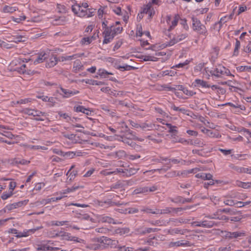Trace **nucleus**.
<instances>
[{
  "label": "nucleus",
  "mask_w": 251,
  "mask_h": 251,
  "mask_svg": "<svg viewBox=\"0 0 251 251\" xmlns=\"http://www.w3.org/2000/svg\"><path fill=\"white\" fill-rule=\"evenodd\" d=\"M99 221L102 223H108L109 224H117L113 218L107 216H101L99 218Z\"/></svg>",
  "instance_id": "obj_20"
},
{
  "label": "nucleus",
  "mask_w": 251,
  "mask_h": 251,
  "mask_svg": "<svg viewBox=\"0 0 251 251\" xmlns=\"http://www.w3.org/2000/svg\"><path fill=\"white\" fill-rule=\"evenodd\" d=\"M154 127V125L151 123H143L140 124V127L144 130H150Z\"/></svg>",
  "instance_id": "obj_31"
},
{
  "label": "nucleus",
  "mask_w": 251,
  "mask_h": 251,
  "mask_svg": "<svg viewBox=\"0 0 251 251\" xmlns=\"http://www.w3.org/2000/svg\"><path fill=\"white\" fill-rule=\"evenodd\" d=\"M25 201H20L17 202H14L12 204L7 205L3 209V213H5L7 210L10 211L14 209L22 206Z\"/></svg>",
  "instance_id": "obj_11"
},
{
  "label": "nucleus",
  "mask_w": 251,
  "mask_h": 251,
  "mask_svg": "<svg viewBox=\"0 0 251 251\" xmlns=\"http://www.w3.org/2000/svg\"><path fill=\"white\" fill-rule=\"evenodd\" d=\"M80 56L77 54H73L72 55L69 56H61L60 57V60L62 62L67 61V60H71L74 59L76 58L77 57H79Z\"/></svg>",
  "instance_id": "obj_42"
},
{
  "label": "nucleus",
  "mask_w": 251,
  "mask_h": 251,
  "mask_svg": "<svg viewBox=\"0 0 251 251\" xmlns=\"http://www.w3.org/2000/svg\"><path fill=\"white\" fill-rule=\"evenodd\" d=\"M72 10L77 16L83 18L87 14V10L82 9L80 3H75L72 6Z\"/></svg>",
  "instance_id": "obj_6"
},
{
  "label": "nucleus",
  "mask_w": 251,
  "mask_h": 251,
  "mask_svg": "<svg viewBox=\"0 0 251 251\" xmlns=\"http://www.w3.org/2000/svg\"><path fill=\"white\" fill-rule=\"evenodd\" d=\"M138 170V169L132 168L129 169H126V174L123 175V176L126 177L130 176H131L137 173Z\"/></svg>",
  "instance_id": "obj_35"
},
{
  "label": "nucleus",
  "mask_w": 251,
  "mask_h": 251,
  "mask_svg": "<svg viewBox=\"0 0 251 251\" xmlns=\"http://www.w3.org/2000/svg\"><path fill=\"white\" fill-rule=\"evenodd\" d=\"M189 242L186 240H180L176 242H171L169 244V248H173L175 247L180 246H189Z\"/></svg>",
  "instance_id": "obj_14"
},
{
  "label": "nucleus",
  "mask_w": 251,
  "mask_h": 251,
  "mask_svg": "<svg viewBox=\"0 0 251 251\" xmlns=\"http://www.w3.org/2000/svg\"><path fill=\"white\" fill-rule=\"evenodd\" d=\"M158 209H155L154 210L147 208L144 210H143V211L147 213H152V214H158Z\"/></svg>",
  "instance_id": "obj_62"
},
{
  "label": "nucleus",
  "mask_w": 251,
  "mask_h": 251,
  "mask_svg": "<svg viewBox=\"0 0 251 251\" xmlns=\"http://www.w3.org/2000/svg\"><path fill=\"white\" fill-rule=\"evenodd\" d=\"M196 177L197 178H201L204 180H210L211 179L213 176L210 173H199L196 175Z\"/></svg>",
  "instance_id": "obj_29"
},
{
  "label": "nucleus",
  "mask_w": 251,
  "mask_h": 251,
  "mask_svg": "<svg viewBox=\"0 0 251 251\" xmlns=\"http://www.w3.org/2000/svg\"><path fill=\"white\" fill-rule=\"evenodd\" d=\"M113 22H112L110 19L104 18L102 22V27L104 31L102 32L103 36H107L110 31L109 28L112 27Z\"/></svg>",
  "instance_id": "obj_8"
},
{
  "label": "nucleus",
  "mask_w": 251,
  "mask_h": 251,
  "mask_svg": "<svg viewBox=\"0 0 251 251\" xmlns=\"http://www.w3.org/2000/svg\"><path fill=\"white\" fill-rule=\"evenodd\" d=\"M59 250H60V248L58 247L50 246L47 244L39 245L37 248V250L42 251H57Z\"/></svg>",
  "instance_id": "obj_13"
},
{
  "label": "nucleus",
  "mask_w": 251,
  "mask_h": 251,
  "mask_svg": "<svg viewBox=\"0 0 251 251\" xmlns=\"http://www.w3.org/2000/svg\"><path fill=\"white\" fill-rule=\"evenodd\" d=\"M236 170L240 173H247L251 175V167H239Z\"/></svg>",
  "instance_id": "obj_44"
},
{
  "label": "nucleus",
  "mask_w": 251,
  "mask_h": 251,
  "mask_svg": "<svg viewBox=\"0 0 251 251\" xmlns=\"http://www.w3.org/2000/svg\"><path fill=\"white\" fill-rule=\"evenodd\" d=\"M85 83L90 85H101L104 84V82L102 81H97L93 79H86Z\"/></svg>",
  "instance_id": "obj_38"
},
{
  "label": "nucleus",
  "mask_w": 251,
  "mask_h": 251,
  "mask_svg": "<svg viewBox=\"0 0 251 251\" xmlns=\"http://www.w3.org/2000/svg\"><path fill=\"white\" fill-rule=\"evenodd\" d=\"M115 154L116 157L118 158H122L125 156L126 152L123 150H120L115 152Z\"/></svg>",
  "instance_id": "obj_55"
},
{
  "label": "nucleus",
  "mask_w": 251,
  "mask_h": 251,
  "mask_svg": "<svg viewBox=\"0 0 251 251\" xmlns=\"http://www.w3.org/2000/svg\"><path fill=\"white\" fill-rule=\"evenodd\" d=\"M210 73L212 75H214L217 77H221L224 75L227 76L231 75L233 76V75L230 74V71L228 69L221 65H219L216 66L213 70L210 71Z\"/></svg>",
  "instance_id": "obj_3"
},
{
  "label": "nucleus",
  "mask_w": 251,
  "mask_h": 251,
  "mask_svg": "<svg viewBox=\"0 0 251 251\" xmlns=\"http://www.w3.org/2000/svg\"><path fill=\"white\" fill-rule=\"evenodd\" d=\"M193 30L200 35L207 36L208 32L205 26L202 24L201 22L195 17H192Z\"/></svg>",
  "instance_id": "obj_1"
},
{
  "label": "nucleus",
  "mask_w": 251,
  "mask_h": 251,
  "mask_svg": "<svg viewBox=\"0 0 251 251\" xmlns=\"http://www.w3.org/2000/svg\"><path fill=\"white\" fill-rule=\"evenodd\" d=\"M47 115V114L45 112L40 111L37 109L33 110V116H34V117H35V116L40 117L41 116H46Z\"/></svg>",
  "instance_id": "obj_52"
},
{
  "label": "nucleus",
  "mask_w": 251,
  "mask_h": 251,
  "mask_svg": "<svg viewBox=\"0 0 251 251\" xmlns=\"http://www.w3.org/2000/svg\"><path fill=\"white\" fill-rule=\"evenodd\" d=\"M25 19L26 17L25 15L20 16L19 18L12 17L13 21L18 23H20L21 21L25 20Z\"/></svg>",
  "instance_id": "obj_64"
},
{
  "label": "nucleus",
  "mask_w": 251,
  "mask_h": 251,
  "mask_svg": "<svg viewBox=\"0 0 251 251\" xmlns=\"http://www.w3.org/2000/svg\"><path fill=\"white\" fill-rule=\"evenodd\" d=\"M151 4H148L145 6L144 8L142 9V10L141 12H142L143 14H148L150 10L151 9Z\"/></svg>",
  "instance_id": "obj_58"
},
{
  "label": "nucleus",
  "mask_w": 251,
  "mask_h": 251,
  "mask_svg": "<svg viewBox=\"0 0 251 251\" xmlns=\"http://www.w3.org/2000/svg\"><path fill=\"white\" fill-rule=\"evenodd\" d=\"M74 110L76 112H82L83 113L85 111L86 108L83 106L78 105L74 106Z\"/></svg>",
  "instance_id": "obj_53"
},
{
  "label": "nucleus",
  "mask_w": 251,
  "mask_h": 251,
  "mask_svg": "<svg viewBox=\"0 0 251 251\" xmlns=\"http://www.w3.org/2000/svg\"><path fill=\"white\" fill-rule=\"evenodd\" d=\"M237 201H235L231 199H228L224 201V203L225 204L229 206H233L237 204Z\"/></svg>",
  "instance_id": "obj_56"
},
{
  "label": "nucleus",
  "mask_w": 251,
  "mask_h": 251,
  "mask_svg": "<svg viewBox=\"0 0 251 251\" xmlns=\"http://www.w3.org/2000/svg\"><path fill=\"white\" fill-rule=\"evenodd\" d=\"M202 223H203V224H202V227H206V228H211L213 227L215 224L214 222L213 221H202Z\"/></svg>",
  "instance_id": "obj_46"
},
{
  "label": "nucleus",
  "mask_w": 251,
  "mask_h": 251,
  "mask_svg": "<svg viewBox=\"0 0 251 251\" xmlns=\"http://www.w3.org/2000/svg\"><path fill=\"white\" fill-rule=\"evenodd\" d=\"M237 70L239 72H250L251 71V66H240L236 68Z\"/></svg>",
  "instance_id": "obj_47"
},
{
  "label": "nucleus",
  "mask_w": 251,
  "mask_h": 251,
  "mask_svg": "<svg viewBox=\"0 0 251 251\" xmlns=\"http://www.w3.org/2000/svg\"><path fill=\"white\" fill-rule=\"evenodd\" d=\"M148 192V187H144L138 188L134 190L133 192V194H138L140 193H145Z\"/></svg>",
  "instance_id": "obj_40"
},
{
  "label": "nucleus",
  "mask_w": 251,
  "mask_h": 251,
  "mask_svg": "<svg viewBox=\"0 0 251 251\" xmlns=\"http://www.w3.org/2000/svg\"><path fill=\"white\" fill-rule=\"evenodd\" d=\"M195 83H196L195 86H201L203 88H209L210 87V85L208 84L206 81L200 79H196L195 80Z\"/></svg>",
  "instance_id": "obj_25"
},
{
  "label": "nucleus",
  "mask_w": 251,
  "mask_h": 251,
  "mask_svg": "<svg viewBox=\"0 0 251 251\" xmlns=\"http://www.w3.org/2000/svg\"><path fill=\"white\" fill-rule=\"evenodd\" d=\"M188 36V34L182 33L181 34L178 35L177 36L174 37L172 40H171L167 44L166 46H172L175 44H176L185 39H186Z\"/></svg>",
  "instance_id": "obj_9"
},
{
  "label": "nucleus",
  "mask_w": 251,
  "mask_h": 251,
  "mask_svg": "<svg viewBox=\"0 0 251 251\" xmlns=\"http://www.w3.org/2000/svg\"><path fill=\"white\" fill-rule=\"evenodd\" d=\"M140 58L145 61H157L158 60V58L157 57L149 55H142Z\"/></svg>",
  "instance_id": "obj_33"
},
{
  "label": "nucleus",
  "mask_w": 251,
  "mask_h": 251,
  "mask_svg": "<svg viewBox=\"0 0 251 251\" xmlns=\"http://www.w3.org/2000/svg\"><path fill=\"white\" fill-rule=\"evenodd\" d=\"M94 39L95 38L93 36L91 37H84L81 39V43L82 44L88 45L90 44Z\"/></svg>",
  "instance_id": "obj_36"
},
{
  "label": "nucleus",
  "mask_w": 251,
  "mask_h": 251,
  "mask_svg": "<svg viewBox=\"0 0 251 251\" xmlns=\"http://www.w3.org/2000/svg\"><path fill=\"white\" fill-rule=\"evenodd\" d=\"M238 185L240 187H241L245 189H248L251 187V182H239Z\"/></svg>",
  "instance_id": "obj_57"
},
{
  "label": "nucleus",
  "mask_w": 251,
  "mask_h": 251,
  "mask_svg": "<svg viewBox=\"0 0 251 251\" xmlns=\"http://www.w3.org/2000/svg\"><path fill=\"white\" fill-rule=\"evenodd\" d=\"M91 249L93 250H103L105 249V246L102 244H101L98 242V243L90 244V247Z\"/></svg>",
  "instance_id": "obj_26"
},
{
  "label": "nucleus",
  "mask_w": 251,
  "mask_h": 251,
  "mask_svg": "<svg viewBox=\"0 0 251 251\" xmlns=\"http://www.w3.org/2000/svg\"><path fill=\"white\" fill-rule=\"evenodd\" d=\"M97 241L105 246V248L108 246L112 248H117V246L118 244V241L117 240H112L110 238L104 236L98 238Z\"/></svg>",
  "instance_id": "obj_5"
},
{
  "label": "nucleus",
  "mask_w": 251,
  "mask_h": 251,
  "mask_svg": "<svg viewBox=\"0 0 251 251\" xmlns=\"http://www.w3.org/2000/svg\"><path fill=\"white\" fill-rule=\"evenodd\" d=\"M125 186L123 183V180H118L116 183L112 184L110 186V189L107 190V191H109V190H113L115 189H124Z\"/></svg>",
  "instance_id": "obj_15"
},
{
  "label": "nucleus",
  "mask_w": 251,
  "mask_h": 251,
  "mask_svg": "<svg viewBox=\"0 0 251 251\" xmlns=\"http://www.w3.org/2000/svg\"><path fill=\"white\" fill-rule=\"evenodd\" d=\"M129 232V228L128 227H124V228H119L116 230V233L119 234L120 235H124L125 234H127Z\"/></svg>",
  "instance_id": "obj_45"
},
{
  "label": "nucleus",
  "mask_w": 251,
  "mask_h": 251,
  "mask_svg": "<svg viewBox=\"0 0 251 251\" xmlns=\"http://www.w3.org/2000/svg\"><path fill=\"white\" fill-rule=\"evenodd\" d=\"M133 68V67L131 66H129V65H126L125 66H119L117 67V69L121 70V71H125V70H126V71H129V70H131V69H132Z\"/></svg>",
  "instance_id": "obj_54"
},
{
  "label": "nucleus",
  "mask_w": 251,
  "mask_h": 251,
  "mask_svg": "<svg viewBox=\"0 0 251 251\" xmlns=\"http://www.w3.org/2000/svg\"><path fill=\"white\" fill-rule=\"evenodd\" d=\"M123 30V27L120 25L118 26H115L114 23L112 25V27L109 28L110 31L109 35L107 36H104V39L103 40V44H108L110 43L114 39V37L120 33Z\"/></svg>",
  "instance_id": "obj_2"
},
{
  "label": "nucleus",
  "mask_w": 251,
  "mask_h": 251,
  "mask_svg": "<svg viewBox=\"0 0 251 251\" xmlns=\"http://www.w3.org/2000/svg\"><path fill=\"white\" fill-rule=\"evenodd\" d=\"M226 104L236 109L239 108L241 110H245L246 109L245 106L243 105L234 104L231 102H228Z\"/></svg>",
  "instance_id": "obj_50"
},
{
  "label": "nucleus",
  "mask_w": 251,
  "mask_h": 251,
  "mask_svg": "<svg viewBox=\"0 0 251 251\" xmlns=\"http://www.w3.org/2000/svg\"><path fill=\"white\" fill-rule=\"evenodd\" d=\"M178 21V18L176 16H175L174 20L172 21L171 25L168 29L169 31L172 30L177 25Z\"/></svg>",
  "instance_id": "obj_51"
},
{
  "label": "nucleus",
  "mask_w": 251,
  "mask_h": 251,
  "mask_svg": "<svg viewBox=\"0 0 251 251\" xmlns=\"http://www.w3.org/2000/svg\"><path fill=\"white\" fill-rule=\"evenodd\" d=\"M60 91L61 93L60 94L63 98H69L79 93V91L77 90L71 91L62 87L60 88Z\"/></svg>",
  "instance_id": "obj_12"
},
{
  "label": "nucleus",
  "mask_w": 251,
  "mask_h": 251,
  "mask_svg": "<svg viewBox=\"0 0 251 251\" xmlns=\"http://www.w3.org/2000/svg\"><path fill=\"white\" fill-rule=\"evenodd\" d=\"M169 232L171 234H172V235L175 234H183V233H184L183 230H182L179 228H174L172 229H170L169 231Z\"/></svg>",
  "instance_id": "obj_49"
},
{
  "label": "nucleus",
  "mask_w": 251,
  "mask_h": 251,
  "mask_svg": "<svg viewBox=\"0 0 251 251\" xmlns=\"http://www.w3.org/2000/svg\"><path fill=\"white\" fill-rule=\"evenodd\" d=\"M68 221H52L49 222L47 223V225L48 226H61L63 225H68Z\"/></svg>",
  "instance_id": "obj_22"
},
{
  "label": "nucleus",
  "mask_w": 251,
  "mask_h": 251,
  "mask_svg": "<svg viewBox=\"0 0 251 251\" xmlns=\"http://www.w3.org/2000/svg\"><path fill=\"white\" fill-rule=\"evenodd\" d=\"M75 217L79 220H90L93 222V219L90 218V216L86 213L85 214H81V213H76L75 215Z\"/></svg>",
  "instance_id": "obj_28"
},
{
  "label": "nucleus",
  "mask_w": 251,
  "mask_h": 251,
  "mask_svg": "<svg viewBox=\"0 0 251 251\" xmlns=\"http://www.w3.org/2000/svg\"><path fill=\"white\" fill-rule=\"evenodd\" d=\"M87 10V14L86 16V17L89 18L92 17L94 15V13L95 12V9L93 8H88Z\"/></svg>",
  "instance_id": "obj_63"
},
{
  "label": "nucleus",
  "mask_w": 251,
  "mask_h": 251,
  "mask_svg": "<svg viewBox=\"0 0 251 251\" xmlns=\"http://www.w3.org/2000/svg\"><path fill=\"white\" fill-rule=\"evenodd\" d=\"M221 211L220 209H218L215 213L212 215H209L206 216V217L211 219H219L217 217H220L221 214Z\"/></svg>",
  "instance_id": "obj_43"
},
{
  "label": "nucleus",
  "mask_w": 251,
  "mask_h": 251,
  "mask_svg": "<svg viewBox=\"0 0 251 251\" xmlns=\"http://www.w3.org/2000/svg\"><path fill=\"white\" fill-rule=\"evenodd\" d=\"M131 139L138 140V138L132 134H130L128 137L123 136H120L118 140L124 142L125 144L128 145ZM140 141H142L140 140Z\"/></svg>",
  "instance_id": "obj_16"
},
{
  "label": "nucleus",
  "mask_w": 251,
  "mask_h": 251,
  "mask_svg": "<svg viewBox=\"0 0 251 251\" xmlns=\"http://www.w3.org/2000/svg\"><path fill=\"white\" fill-rule=\"evenodd\" d=\"M188 144L194 145L198 147H203L205 145V144L202 142L200 139L191 140L190 142H188Z\"/></svg>",
  "instance_id": "obj_23"
},
{
  "label": "nucleus",
  "mask_w": 251,
  "mask_h": 251,
  "mask_svg": "<svg viewBox=\"0 0 251 251\" xmlns=\"http://www.w3.org/2000/svg\"><path fill=\"white\" fill-rule=\"evenodd\" d=\"M11 38L13 40V41H14L16 43H18L19 42L25 41L24 40H23V39L25 37L22 35H13L11 36Z\"/></svg>",
  "instance_id": "obj_37"
},
{
  "label": "nucleus",
  "mask_w": 251,
  "mask_h": 251,
  "mask_svg": "<svg viewBox=\"0 0 251 251\" xmlns=\"http://www.w3.org/2000/svg\"><path fill=\"white\" fill-rule=\"evenodd\" d=\"M166 126L169 128L168 132L170 133H173L174 135H176L178 133V130L176 129L177 127L175 126H173L171 124L166 123Z\"/></svg>",
  "instance_id": "obj_30"
},
{
  "label": "nucleus",
  "mask_w": 251,
  "mask_h": 251,
  "mask_svg": "<svg viewBox=\"0 0 251 251\" xmlns=\"http://www.w3.org/2000/svg\"><path fill=\"white\" fill-rule=\"evenodd\" d=\"M98 74L101 77L106 78L107 75H113V74L111 72H108L103 69H100L98 71Z\"/></svg>",
  "instance_id": "obj_32"
},
{
  "label": "nucleus",
  "mask_w": 251,
  "mask_h": 251,
  "mask_svg": "<svg viewBox=\"0 0 251 251\" xmlns=\"http://www.w3.org/2000/svg\"><path fill=\"white\" fill-rule=\"evenodd\" d=\"M222 236L228 240L236 239L238 237L245 236V233L244 231L229 232L227 231H221Z\"/></svg>",
  "instance_id": "obj_4"
},
{
  "label": "nucleus",
  "mask_w": 251,
  "mask_h": 251,
  "mask_svg": "<svg viewBox=\"0 0 251 251\" xmlns=\"http://www.w3.org/2000/svg\"><path fill=\"white\" fill-rule=\"evenodd\" d=\"M114 173H115L114 171H111L108 169H105L100 172V174L105 176H109V175H114Z\"/></svg>",
  "instance_id": "obj_61"
},
{
  "label": "nucleus",
  "mask_w": 251,
  "mask_h": 251,
  "mask_svg": "<svg viewBox=\"0 0 251 251\" xmlns=\"http://www.w3.org/2000/svg\"><path fill=\"white\" fill-rule=\"evenodd\" d=\"M112 11L117 15L120 16L122 15V12L121 8L119 6H114L112 8Z\"/></svg>",
  "instance_id": "obj_60"
},
{
  "label": "nucleus",
  "mask_w": 251,
  "mask_h": 251,
  "mask_svg": "<svg viewBox=\"0 0 251 251\" xmlns=\"http://www.w3.org/2000/svg\"><path fill=\"white\" fill-rule=\"evenodd\" d=\"M83 188V186L74 185L73 187L71 188H67L66 189L62 190L60 192V194L62 195H65L68 193L73 192L76 191V190L78 189L79 188Z\"/></svg>",
  "instance_id": "obj_17"
},
{
  "label": "nucleus",
  "mask_w": 251,
  "mask_h": 251,
  "mask_svg": "<svg viewBox=\"0 0 251 251\" xmlns=\"http://www.w3.org/2000/svg\"><path fill=\"white\" fill-rule=\"evenodd\" d=\"M70 236L71 235L69 233L64 231H60L56 233L54 235L52 236V237H61L62 239L69 241Z\"/></svg>",
  "instance_id": "obj_18"
},
{
  "label": "nucleus",
  "mask_w": 251,
  "mask_h": 251,
  "mask_svg": "<svg viewBox=\"0 0 251 251\" xmlns=\"http://www.w3.org/2000/svg\"><path fill=\"white\" fill-rule=\"evenodd\" d=\"M233 14H231L229 15L225 16L221 18L220 20L219 21V23H220V26L218 27V31H220L221 29L223 24L226 23L229 20H230L232 19Z\"/></svg>",
  "instance_id": "obj_19"
},
{
  "label": "nucleus",
  "mask_w": 251,
  "mask_h": 251,
  "mask_svg": "<svg viewBox=\"0 0 251 251\" xmlns=\"http://www.w3.org/2000/svg\"><path fill=\"white\" fill-rule=\"evenodd\" d=\"M16 7H12L9 5H5L3 8V12L4 13H13L16 11Z\"/></svg>",
  "instance_id": "obj_41"
},
{
  "label": "nucleus",
  "mask_w": 251,
  "mask_h": 251,
  "mask_svg": "<svg viewBox=\"0 0 251 251\" xmlns=\"http://www.w3.org/2000/svg\"><path fill=\"white\" fill-rule=\"evenodd\" d=\"M240 47V42L238 39H236L235 48L233 52V55L237 56L239 53V49Z\"/></svg>",
  "instance_id": "obj_48"
},
{
  "label": "nucleus",
  "mask_w": 251,
  "mask_h": 251,
  "mask_svg": "<svg viewBox=\"0 0 251 251\" xmlns=\"http://www.w3.org/2000/svg\"><path fill=\"white\" fill-rule=\"evenodd\" d=\"M58 114L60 117H62L64 119L66 120L67 122L69 121H72L73 122H74L73 119L76 120V118H73V119L69 116L67 113H63L61 111L58 112Z\"/></svg>",
  "instance_id": "obj_39"
},
{
  "label": "nucleus",
  "mask_w": 251,
  "mask_h": 251,
  "mask_svg": "<svg viewBox=\"0 0 251 251\" xmlns=\"http://www.w3.org/2000/svg\"><path fill=\"white\" fill-rule=\"evenodd\" d=\"M68 21L67 17L64 16H61L58 18L55 19L53 21V24L54 25H64Z\"/></svg>",
  "instance_id": "obj_21"
},
{
  "label": "nucleus",
  "mask_w": 251,
  "mask_h": 251,
  "mask_svg": "<svg viewBox=\"0 0 251 251\" xmlns=\"http://www.w3.org/2000/svg\"><path fill=\"white\" fill-rule=\"evenodd\" d=\"M48 54L47 53L42 52L38 55L37 58L34 61V63L38 64L42 63L45 61L48 58Z\"/></svg>",
  "instance_id": "obj_24"
},
{
  "label": "nucleus",
  "mask_w": 251,
  "mask_h": 251,
  "mask_svg": "<svg viewBox=\"0 0 251 251\" xmlns=\"http://www.w3.org/2000/svg\"><path fill=\"white\" fill-rule=\"evenodd\" d=\"M42 226H38L36 228L30 229L29 230H27L26 231L24 230L23 232H18L16 237L18 238H21L23 237H26L28 236L29 234L34 233L36 230L40 229L42 228Z\"/></svg>",
  "instance_id": "obj_10"
},
{
  "label": "nucleus",
  "mask_w": 251,
  "mask_h": 251,
  "mask_svg": "<svg viewBox=\"0 0 251 251\" xmlns=\"http://www.w3.org/2000/svg\"><path fill=\"white\" fill-rule=\"evenodd\" d=\"M58 60L56 57H52L50 59V61L46 64V67L49 68L53 67L57 63Z\"/></svg>",
  "instance_id": "obj_34"
},
{
  "label": "nucleus",
  "mask_w": 251,
  "mask_h": 251,
  "mask_svg": "<svg viewBox=\"0 0 251 251\" xmlns=\"http://www.w3.org/2000/svg\"><path fill=\"white\" fill-rule=\"evenodd\" d=\"M26 65L23 64L20 67H17L16 70L20 74H24L26 72Z\"/></svg>",
  "instance_id": "obj_59"
},
{
  "label": "nucleus",
  "mask_w": 251,
  "mask_h": 251,
  "mask_svg": "<svg viewBox=\"0 0 251 251\" xmlns=\"http://www.w3.org/2000/svg\"><path fill=\"white\" fill-rule=\"evenodd\" d=\"M73 68L74 69V71L76 73L78 71L82 70L83 69V66L80 60H76L74 63Z\"/></svg>",
  "instance_id": "obj_27"
},
{
  "label": "nucleus",
  "mask_w": 251,
  "mask_h": 251,
  "mask_svg": "<svg viewBox=\"0 0 251 251\" xmlns=\"http://www.w3.org/2000/svg\"><path fill=\"white\" fill-rule=\"evenodd\" d=\"M190 207L189 206H186L185 207H178V208H173V207H166L164 209H158V213L159 214H170L171 212H175L177 213L179 212H181L183 210H185L186 209H190Z\"/></svg>",
  "instance_id": "obj_7"
}]
</instances>
